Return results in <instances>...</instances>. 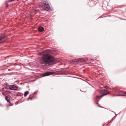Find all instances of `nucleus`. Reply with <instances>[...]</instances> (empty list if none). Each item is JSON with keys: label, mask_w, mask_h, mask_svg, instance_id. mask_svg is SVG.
<instances>
[{"label": "nucleus", "mask_w": 126, "mask_h": 126, "mask_svg": "<svg viewBox=\"0 0 126 126\" xmlns=\"http://www.w3.org/2000/svg\"><path fill=\"white\" fill-rule=\"evenodd\" d=\"M48 51L47 50L44 51L43 52V56L40 61V63L41 64H46L54 61L53 57L48 54Z\"/></svg>", "instance_id": "nucleus-1"}, {"label": "nucleus", "mask_w": 126, "mask_h": 126, "mask_svg": "<svg viewBox=\"0 0 126 126\" xmlns=\"http://www.w3.org/2000/svg\"><path fill=\"white\" fill-rule=\"evenodd\" d=\"M42 7L43 9L46 10H50V8L47 2L44 1L43 3Z\"/></svg>", "instance_id": "nucleus-2"}, {"label": "nucleus", "mask_w": 126, "mask_h": 126, "mask_svg": "<svg viewBox=\"0 0 126 126\" xmlns=\"http://www.w3.org/2000/svg\"><path fill=\"white\" fill-rule=\"evenodd\" d=\"M101 93L102 94V95L103 96L105 95L108 94L109 92L107 90H102L101 91Z\"/></svg>", "instance_id": "nucleus-3"}, {"label": "nucleus", "mask_w": 126, "mask_h": 126, "mask_svg": "<svg viewBox=\"0 0 126 126\" xmlns=\"http://www.w3.org/2000/svg\"><path fill=\"white\" fill-rule=\"evenodd\" d=\"M54 72H46L43 74V76H48L49 75L53 74L54 73Z\"/></svg>", "instance_id": "nucleus-4"}, {"label": "nucleus", "mask_w": 126, "mask_h": 126, "mask_svg": "<svg viewBox=\"0 0 126 126\" xmlns=\"http://www.w3.org/2000/svg\"><path fill=\"white\" fill-rule=\"evenodd\" d=\"M9 88L11 90H16L17 89V87L14 85L10 86Z\"/></svg>", "instance_id": "nucleus-5"}, {"label": "nucleus", "mask_w": 126, "mask_h": 126, "mask_svg": "<svg viewBox=\"0 0 126 126\" xmlns=\"http://www.w3.org/2000/svg\"><path fill=\"white\" fill-rule=\"evenodd\" d=\"M38 30L39 32H42L44 31V28L42 27H40L38 28Z\"/></svg>", "instance_id": "nucleus-6"}, {"label": "nucleus", "mask_w": 126, "mask_h": 126, "mask_svg": "<svg viewBox=\"0 0 126 126\" xmlns=\"http://www.w3.org/2000/svg\"><path fill=\"white\" fill-rule=\"evenodd\" d=\"M6 100L8 102H9V103H10V102L9 101V100L10 99V98L8 96H6L5 97Z\"/></svg>", "instance_id": "nucleus-7"}, {"label": "nucleus", "mask_w": 126, "mask_h": 126, "mask_svg": "<svg viewBox=\"0 0 126 126\" xmlns=\"http://www.w3.org/2000/svg\"><path fill=\"white\" fill-rule=\"evenodd\" d=\"M6 37V36L5 35H3L0 36V41L4 38H5Z\"/></svg>", "instance_id": "nucleus-8"}, {"label": "nucleus", "mask_w": 126, "mask_h": 126, "mask_svg": "<svg viewBox=\"0 0 126 126\" xmlns=\"http://www.w3.org/2000/svg\"><path fill=\"white\" fill-rule=\"evenodd\" d=\"M80 61L81 62H87V59H80Z\"/></svg>", "instance_id": "nucleus-9"}, {"label": "nucleus", "mask_w": 126, "mask_h": 126, "mask_svg": "<svg viewBox=\"0 0 126 126\" xmlns=\"http://www.w3.org/2000/svg\"><path fill=\"white\" fill-rule=\"evenodd\" d=\"M29 92L28 91L25 92L24 94V96H26L27 95L29 94Z\"/></svg>", "instance_id": "nucleus-10"}, {"label": "nucleus", "mask_w": 126, "mask_h": 126, "mask_svg": "<svg viewBox=\"0 0 126 126\" xmlns=\"http://www.w3.org/2000/svg\"><path fill=\"white\" fill-rule=\"evenodd\" d=\"M103 96L102 95H101L100 96H96V99H97L98 98H101Z\"/></svg>", "instance_id": "nucleus-11"}, {"label": "nucleus", "mask_w": 126, "mask_h": 126, "mask_svg": "<svg viewBox=\"0 0 126 126\" xmlns=\"http://www.w3.org/2000/svg\"><path fill=\"white\" fill-rule=\"evenodd\" d=\"M32 98H33V97H32V98H30V97H29L28 98L29 99H30L31 100H32Z\"/></svg>", "instance_id": "nucleus-12"}, {"label": "nucleus", "mask_w": 126, "mask_h": 126, "mask_svg": "<svg viewBox=\"0 0 126 126\" xmlns=\"http://www.w3.org/2000/svg\"><path fill=\"white\" fill-rule=\"evenodd\" d=\"M108 87L107 86H105V88H106V89H107Z\"/></svg>", "instance_id": "nucleus-13"}, {"label": "nucleus", "mask_w": 126, "mask_h": 126, "mask_svg": "<svg viewBox=\"0 0 126 126\" xmlns=\"http://www.w3.org/2000/svg\"><path fill=\"white\" fill-rule=\"evenodd\" d=\"M15 0H11L9 1H13Z\"/></svg>", "instance_id": "nucleus-14"}, {"label": "nucleus", "mask_w": 126, "mask_h": 126, "mask_svg": "<svg viewBox=\"0 0 126 126\" xmlns=\"http://www.w3.org/2000/svg\"><path fill=\"white\" fill-rule=\"evenodd\" d=\"M5 36H6V38H4V39H5V40H5V39H6L7 38H6V36L5 35Z\"/></svg>", "instance_id": "nucleus-15"}, {"label": "nucleus", "mask_w": 126, "mask_h": 126, "mask_svg": "<svg viewBox=\"0 0 126 126\" xmlns=\"http://www.w3.org/2000/svg\"><path fill=\"white\" fill-rule=\"evenodd\" d=\"M8 5L7 4H6V7H8Z\"/></svg>", "instance_id": "nucleus-16"}, {"label": "nucleus", "mask_w": 126, "mask_h": 126, "mask_svg": "<svg viewBox=\"0 0 126 126\" xmlns=\"http://www.w3.org/2000/svg\"><path fill=\"white\" fill-rule=\"evenodd\" d=\"M13 104H11V105H9V106H11L13 105Z\"/></svg>", "instance_id": "nucleus-17"}, {"label": "nucleus", "mask_w": 126, "mask_h": 126, "mask_svg": "<svg viewBox=\"0 0 126 126\" xmlns=\"http://www.w3.org/2000/svg\"><path fill=\"white\" fill-rule=\"evenodd\" d=\"M98 107H102L101 106H99Z\"/></svg>", "instance_id": "nucleus-18"}, {"label": "nucleus", "mask_w": 126, "mask_h": 126, "mask_svg": "<svg viewBox=\"0 0 126 126\" xmlns=\"http://www.w3.org/2000/svg\"><path fill=\"white\" fill-rule=\"evenodd\" d=\"M2 94H3V95H4V93H2Z\"/></svg>", "instance_id": "nucleus-19"}, {"label": "nucleus", "mask_w": 126, "mask_h": 126, "mask_svg": "<svg viewBox=\"0 0 126 126\" xmlns=\"http://www.w3.org/2000/svg\"><path fill=\"white\" fill-rule=\"evenodd\" d=\"M125 94H126V92H125Z\"/></svg>", "instance_id": "nucleus-20"}]
</instances>
